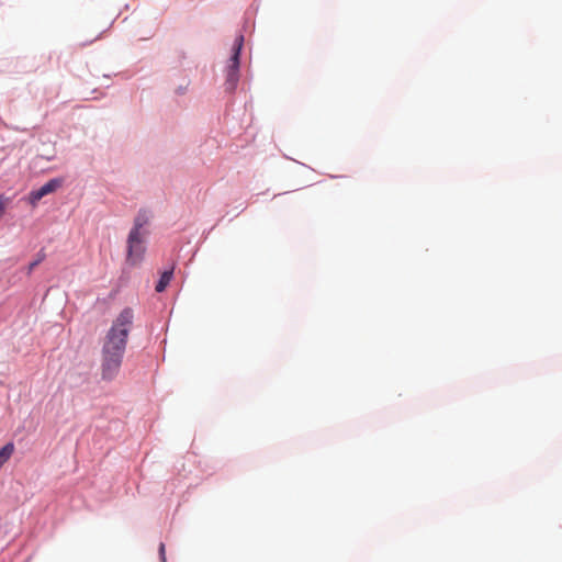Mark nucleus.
<instances>
[{
    "instance_id": "3",
    "label": "nucleus",
    "mask_w": 562,
    "mask_h": 562,
    "mask_svg": "<svg viewBox=\"0 0 562 562\" xmlns=\"http://www.w3.org/2000/svg\"><path fill=\"white\" fill-rule=\"evenodd\" d=\"M244 44V36L238 35L232 48V56L226 68L225 89L229 92L236 89L239 80V56Z\"/></svg>"
},
{
    "instance_id": "6",
    "label": "nucleus",
    "mask_w": 562,
    "mask_h": 562,
    "mask_svg": "<svg viewBox=\"0 0 562 562\" xmlns=\"http://www.w3.org/2000/svg\"><path fill=\"white\" fill-rule=\"evenodd\" d=\"M171 278H172V270H167V271L162 272L159 281L156 284V288H155L156 291L157 292L165 291V289L167 288V285L169 284L170 280H171Z\"/></svg>"
},
{
    "instance_id": "1",
    "label": "nucleus",
    "mask_w": 562,
    "mask_h": 562,
    "mask_svg": "<svg viewBox=\"0 0 562 562\" xmlns=\"http://www.w3.org/2000/svg\"><path fill=\"white\" fill-rule=\"evenodd\" d=\"M133 322L134 311L125 307L114 318L104 336L100 363V375L103 381H113L119 375Z\"/></svg>"
},
{
    "instance_id": "8",
    "label": "nucleus",
    "mask_w": 562,
    "mask_h": 562,
    "mask_svg": "<svg viewBox=\"0 0 562 562\" xmlns=\"http://www.w3.org/2000/svg\"><path fill=\"white\" fill-rule=\"evenodd\" d=\"M159 558H160V562H166V547H165V543H160L159 544Z\"/></svg>"
},
{
    "instance_id": "2",
    "label": "nucleus",
    "mask_w": 562,
    "mask_h": 562,
    "mask_svg": "<svg viewBox=\"0 0 562 562\" xmlns=\"http://www.w3.org/2000/svg\"><path fill=\"white\" fill-rule=\"evenodd\" d=\"M151 215L147 210H140L133 221V227L127 236L126 262L131 266L139 265L146 252V241L149 236Z\"/></svg>"
},
{
    "instance_id": "7",
    "label": "nucleus",
    "mask_w": 562,
    "mask_h": 562,
    "mask_svg": "<svg viewBox=\"0 0 562 562\" xmlns=\"http://www.w3.org/2000/svg\"><path fill=\"white\" fill-rule=\"evenodd\" d=\"M44 259H45V254L43 251H40L37 254L36 260H34L33 262H31L29 265L27 273H31L34 270V268L37 267Z\"/></svg>"
},
{
    "instance_id": "5",
    "label": "nucleus",
    "mask_w": 562,
    "mask_h": 562,
    "mask_svg": "<svg viewBox=\"0 0 562 562\" xmlns=\"http://www.w3.org/2000/svg\"><path fill=\"white\" fill-rule=\"evenodd\" d=\"M14 452V445L12 442H8L0 449V469L2 465L9 461L11 456Z\"/></svg>"
},
{
    "instance_id": "9",
    "label": "nucleus",
    "mask_w": 562,
    "mask_h": 562,
    "mask_svg": "<svg viewBox=\"0 0 562 562\" xmlns=\"http://www.w3.org/2000/svg\"><path fill=\"white\" fill-rule=\"evenodd\" d=\"M4 210H5V206H4V204L0 201V218L3 216V214H4Z\"/></svg>"
},
{
    "instance_id": "4",
    "label": "nucleus",
    "mask_w": 562,
    "mask_h": 562,
    "mask_svg": "<svg viewBox=\"0 0 562 562\" xmlns=\"http://www.w3.org/2000/svg\"><path fill=\"white\" fill-rule=\"evenodd\" d=\"M61 186H63V180L61 179H58V178L50 179L48 182H46L40 189L33 190V191L30 192V194H29V202H30V204L32 206H36L42 198H44L47 194H50V193L55 192Z\"/></svg>"
}]
</instances>
